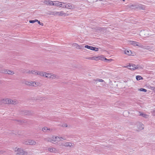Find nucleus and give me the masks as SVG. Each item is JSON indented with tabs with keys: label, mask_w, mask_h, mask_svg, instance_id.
I'll list each match as a JSON object with an SVG mask.
<instances>
[{
	"label": "nucleus",
	"mask_w": 155,
	"mask_h": 155,
	"mask_svg": "<svg viewBox=\"0 0 155 155\" xmlns=\"http://www.w3.org/2000/svg\"><path fill=\"white\" fill-rule=\"evenodd\" d=\"M14 150L17 155H27L28 154L27 151H24L21 148L16 147Z\"/></svg>",
	"instance_id": "f257e3e1"
},
{
	"label": "nucleus",
	"mask_w": 155,
	"mask_h": 155,
	"mask_svg": "<svg viewBox=\"0 0 155 155\" xmlns=\"http://www.w3.org/2000/svg\"><path fill=\"white\" fill-rule=\"evenodd\" d=\"M45 77L51 79H58L59 78V76L58 75L54 74L52 73H46Z\"/></svg>",
	"instance_id": "f03ea898"
},
{
	"label": "nucleus",
	"mask_w": 155,
	"mask_h": 155,
	"mask_svg": "<svg viewBox=\"0 0 155 155\" xmlns=\"http://www.w3.org/2000/svg\"><path fill=\"white\" fill-rule=\"evenodd\" d=\"M118 86L119 87L122 88H124L127 86L128 87L130 86V84L129 82L122 81L119 82L118 84Z\"/></svg>",
	"instance_id": "7ed1b4c3"
},
{
	"label": "nucleus",
	"mask_w": 155,
	"mask_h": 155,
	"mask_svg": "<svg viewBox=\"0 0 155 155\" xmlns=\"http://www.w3.org/2000/svg\"><path fill=\"white\" fill-rule=\"evenodd\" d=\"M23 83L26 85L29 86H32L33 87H36L38 85V83L35 81L29 82L28 81H25L23 82Z\"/></svg>",
	"instance_id": "20e7f679"
},
{
	"label": "nucleus",
	"mask_w": 155,
	"mask_h": 155,
	"mask_svg": "<svg viewBox=\"0 0 155 155\" xmlns=\"http://www.w3.org/2000/svg\"><path fill=\"white\" fill-rule=\"evenodd\" d=\"M23 143L26 145H34L36 144V142L31 140H24Z\"/></svg>",
	"instance_id": "39448f33"
},
{
	"label": "nucleus",
	"mask_w": 155,
	"mask_h": 155,
	"mask_svg": "<svg viewBox=\"0 0 155 155\" xmlns=\"http://www.w3.org/2000/svg\"><path fill=\"white\" fill-rule=\"evenodd\" d=\"M137 126L136 130L139 131L143 129L144 127V125L140 122H137L136 124Z\"/></svg>",
	"instance_id": "423d86ee"
},
{
	"label": "nucleus",
	"mask_w": 155,
	"mask_h": 155,
	"mask_svg": "<svg viewBox=\"0 0 155 155\" xmlns=\"http://www.w3.org/2000/svg\"><path fill=\"white\" fill-rule=\"evenodd\" d=\"M61 145L65 147H69L70 148H73L74 147V144L72 143L65 142L61 144Z\"/></svg>",
	"instance_id": "0eeeda50"
},
{
	"label": "nucleus",
	"mask_w": 155,
	"mask_h": 155,
	"mask_svg": "<svg viewBox=\"0 0 155 155\" xmlns=\"http://www.w3.org/2000/svg\"><path fill=\"white\" fill-rule=\"evenodd\" d=\"M52 14L54 15H58L59 16H67L68 15L64 13V12L61 11L60 12H52Z\"/></svg>",
	"instance_id": "6e6552de"
},
{
	"label": "nucleus",
	"mask_w": 155,
	"mask_h": 155,
	"mask_svg": "<svg viewBox=\"0 0 155 155\" xmlns=\"http://www.w3.org/2000/svg\"><path fill=\"white\" fill-rule=\"evenodd\" d=\"M125 67H127L129 69L131 70H134L136 69H137V68H138L136 67V65L133 64H130L129 65Z\"/></svg>",
	"instance_id": "1a4fd4ad"
},
{
	"label": "nucleus",
	"mask_w": 155,
	"mask_h": 155,
	"mask_svg": "<svg viewBox=\"0 0 155 155\" xmlns=\"http://www.w3.org/2000/svg\"><path fill=\"white\" fill-rule=\"evenodd\" d=\"M128 7L131 9L135 10L138 9V5L137 4H130L128 6Z\"/></svg>",
	"instance_id": "9d476101"
},
{
	"label": "nucleus",
	"mask_w": 155,
	"mask_h": 155,
	"mask_svg": "<svg viewBox=\"0 0 155 155\" xmlns=\"http://www.w3.org/2000/svg\"><path fill=\"white\" fill-rule=\"evenodd\" d=\"M64 8L68 9H73L74 8V6L70 3L65 4V5H64Z\"/></svg>",
	"instance_id": "9b49d317"
},
{
	"label": "nucleus",
	"mask_w": 155,
	"mask_h": 155,
	"mask_svg": "<svg viewBox=\"0 0 155 155\" xmlns=\"http://www.w3.org/2000/svg\"><path fill=\"white\" fill-rule=\"evenodd\" d=\"M48 151L51 153H55L58 151V150L55 148L53 147H50L48 148Z\"/></svg>",
	"instance_id": "f8f14e48"
},
{
	"label": "nucleus",
	"mask_w": 155,
	"mask_h": 155,
	"mask_svg": "<svg viewBox=\"0 0 155 155\" xmlns=\"http://www.w3.org/2000/svg\"><path fill=\"white\" fill-rule=\"evenodd\" d=\"M42 131L45 133L51 132L52 131V129L50 128H48L46 127H43L42 129Z\"/></svg>",
	"instance_id": "ddd939ff"
},
{
	"label": "nucleus",
	"mask_w": 155,
	"mask_h": 155,
	"mask_svg": "<svg viewBox=\"0 0 155 155\" xmlns=\"http://www.w3.org/2000/svg\"><path fill=\"white\" fill-rule=\"evenodd\" d=\"M93 81L96 82V84H97V82H99L101 83H104L105 84L106 83L105 81L102 79H100L99 78H97L95 79H94Z\"/></svg>",
	"instance_id": "4468645a"
},
{
	"label": "nucleus",
	"mask_w": 155,
	"mask_h": 155,
	"mask_svg": "<svg viewBox=\"0 0 155 155\" xmlns=\"http://www.w3.org/2000/svg\"><path fill=\"white\" fill-rule=\"evenodd\" d=\"M8 98H7L1 99L0 100V101L1 102V105L3 104H8Z\"/></svg>",
	"instance_id": "2eb2a0df"
},
{
	"label": "nucleus",
	"mask_w": 155,
	"mask_h": 155,
	"mask_svg": "<svg viewBox=\"0 0 155 155\" xmlns=\"http://www.w3.org/2000/svg\"><path fill=\"white\" fill-rule=\"evenodd\" d=\"M139 114H140L139 115L140 116H141L145 118H148L149 117V115L145 113L142 112H140Z\"/></svg>",
	"instance_id": "dca6fc26"
},
{
	"label": "nucleus",
	"mask_w": 155,
	"mask_h": 155,
	"mask_svg": "<svg viewBox=\"0 0 155 155\" xmlns=\"http://www.w3.org/2000/svg\"><path fill=\"white\" fill-rule=\"evenodd\" d=\"M59 137H58L57 136H53L52 137V142H54L57 143L58 141H59L58 140V139H59Z\"/></svg>",
	"instance_id": "f3484780"
},
{
	"label": "nucleus",
	"mask_w": 155,
	"mask_h": 155,
	"mask_svg": "<svg viewBox=\"0 0 155 155\" xmlns=\"http://www.w3.org/2000/svg\"><path fill=\"white\" fill-rule=\"evenodd\" d=\"M72 46L75 47L77 49H81L82 48H83V46H80L76 43H73L72 44Z\"/></svg>",
	"instance_id": "a211bd4d"
},
{
	"label": "nucleus",
	"mask_w": 155,
	"mask_h": 155,
	"mask_svg": "<svg viewBox=\"0 0 155 155\" xmlns=\"http://www.w3.org/2000/svg\"><path fill=\"white\" fill-rule=\"evenodd\" d=\"M43 3L46 5H51V1L50 0H45L43 2Z\"/></svg>",
	"instance_id": "6ab92c4d"
},
{
	"label": "nucleus",
	"mask_w": 155,
	"mask_h": 155,
	"mask_svg": "<svg viewBox=\"0 0 155 155\" xmlns=\"http://www.w3.org/2000/svg\"><path fill=\"white\" fill-rule=\"evenodd\" d=\"M46 73V72H43V71L41 72L40 71H38V75H39L41 76L45 77Z\"/></svg>",
	"instance_id": "aec40b11"
},
{
	"label": "nucleus",
	"mask_w": 155,
	"mask_h": 155,
	"mask_svg": "<svg viewBox=\"0 0 155 155\" xmlns=\"http://www.w3.org/2000/svg\"><path fill=\"white\" fill-rule=\"evenodd\" d=\"M130 42H131V45H133L134 46H137L139 47L140 46V45L139 43L138 42L134 41H130Z\"/></svg>",
	"instance_id": "412c9836"
},
{
	"label": "nucleus",
	"mask_w": 155,
	"mask_h": 155,
	"mask_svg": "<svg viewBox=\"0 0 155 155\" xmlns=\"http://www.w3.org/2000/svg\"><path fill=\"white\" fill-rule=\"evenodd\" d=\"M7 74L10 75H12L14 74V72L13 71L7 69L6 74Z\"/></svg>",
	"instance_id": "4be33fe9"
},
{
	"label": "nucleus",
	"mask_w": 155,
	"mask_h": 155,
	"mask_svg": "<svg viewBox=\"0 0 155 155\" xmlns=\"http://www.w3.org/2000/svg\"><path fill=\"white\" fill-rule=\"evenodd\" d=\"M45 140H46L47 141L52 143V140L51 137H47L45 139Z\"/></svg>",
	"instance_id": "5701e85b"
},
{
	"label": "nucleus",
	"mask_w": 155,
	"mask_h": 155,
	"mask_svg": "<svg viewBox=\"0 0 155 155\" xmlns=\"http://www.w3.org/2000/svg\"><path fill=\"white\" fill-rule=\"evenodd\" d=\"M94 57V60L96 61H98L100 60L101 59V58H102V57L101 56H93Z\"/></svg>",
	"instance_id": "b1692460"
},
{
	"label": "nucleus",
	"mask_w": 155,
	"mask_h": 155,
	"mask_svg": "<svg viewBox=\"0 0 155 155\" xmlns=\"http://www.w3.org/2000/svg\"><path fill=\"white\" fill-rule=\"evenodd\" d=\"M123 114L124 116L125 117H127L129 115V112L127 110H125L124 111Z\"/></svg>",
	"instance_id": "393cba45"
},
{
	"label": "nucleus",
	"mask_w": 155,
	"mask_h": 155,
	"mask_svg": "<svg viewBox=\"0 0 155 155\" xmlns=\"http://www.w3.org/2000/svg\"><path fill=\"white\" fill-rule=\"evenodd\" d=\"M124 53L128 55H131L132 53L131 52V51H128V50H125L124 51Z\"/></svg>",
	"instance_id": "a878e982"
},
{
	"label": "nucleus",
	"mask_w": 155,
	"mask_h": 155,
	"mask_svg": "<svg viewBox=\"0 0 155 155\" xmlns=\"http://www.w3.org/2000/svg\"><path fill=\"white\" fill-rule=\"evenodd\" d=\"M38 71L37 70H32L31 71V74L36 75H38Z\"/></svg>",
	"instance_id": "bb28decb"
},
{
	"label": "nucleus",
	"mask_w": 155,
	"mask_h": 155,
	"mask_svg": "<svg viewBox=\"0 0 155 155\" xmlns=\"http://www.w3.org/2000/svg\"><path fill=\"white\" fill-rule=\"evenodd\" d=\"M138 9H141V10H145V7L144 6H142V5L139 6L138 5Z\"/></svg>",
	"instance_id": "cd10ccee"
},
{
	"label": "nucleus",
	"mask_w": 155,
	"mask_h": 155,
	"mask_svg": "<svg viewBox=\"0 0 155 155\" xmlns=\"http://www.w3.org/2000/svg\"><path fill=\"white\" fill-rule=\"evenodd\" d=\"M18 104V101L15 100H12V104Z\"/></svg>",
	"instance_id": "c85d7f7f"
},
{
	"label": "nucleus",
	"mask_w": 155,
	"mask_h": 155,
	"mask_svg": "<svg viewBox=\"0 0 155 155\" xmlns=\"http://www.w3.org/2000/svg\"><path fill=\"white\" fill-rule=\"evenodd\" d=\"M7 70L5 69L1 70L0 72L2 74H6Z\"/></svg>",
	"instance_id": "c756f323"
},
{
	"label": "nucleus",
	"mask_w": 155,
	"mask_h": 155,
	"mask_svg": "<svg viewBox=\"0 0 155 155\" xmlns=\"http://www.w3.org/2000/svg\"><path fill=\"white\" fill-rule=\"evenodd\" d=\"M12 133L13 134H15V135H16L18 134V135H21V132L19 131L15 132L14 131H13L12 132Z\"/></svg>",
	"instance_id": "7c9ffc66"
},
{
	"label": "nucleus",
	"mask_w": 155,
	"mask_h": 155,
	"mask_svg": "<svg viewBox=\"0 0 155 155\" xmlns=\"http://www.w3.org/2000/svg\"><path fill=\"white\" fill-rule=\"evenodd\" d=\"M65 3L63 2H60V4H59V6L60 7H62L63 8H64V5H65Z\"/></svg>",
	"instance_id": "2f4dec72"
},
{
	"label": "nucleus",
	"mask_w": 155,
	"mask_h": 155,
	"mask_svg": "<svg viewBox=\"0 0 155 155\" xmlns=\"http://www.w3.org/2000/svg\"><path fill=\"white\" fill-rule=\"evenodd\" d=\"M30 113V112L26 110H24V113H23L24 115H28Z\"/></svg>",
	"instance_id": "473e14b6"
},
{
	"label": "nucleus",
	"mask_w": 155,
	"mask_h": 155,
	"mask_svg": "<svg viewBox=\"0 0 155 155\" xmlns=\"http://www.w3.org/2000/svg\"><path fill=\"white\" fill-rule=\"evenodd\" d=\"M84 47H85V48H87V49H90L91 50H92L93 47L91 46H89L88 45H86Z\"/></svg>",
	"instance_id": "72a5a7b5"
},
{
	"label": "nucleus",
	"mask_w": 155,
	"mask_h": 155,
	"mask_svg": "<svg viewBox=\"0 0 155 155\" xmlns=\"http://www.w3.org/2000/svg\"><path fill=\"white\" fill-rule=\"evenodd\" d=\"M136 79L137 80H140L143 79V78L141 76H137L136 77Z\"/></svg>",
	"instance_id": "f704fd0d"
},
{
	"label": "nucleus",
	"mask_w": 155,
	"mask_h": 155,
	"mask_svg": "<svg viewBox=\"0 0 155 155\" xmlns=\"http://www.w3.org/2000/svg\"><path fill=\"white\" fill-rule=\"evenodd\" d=\"M97 0H87V1L91 3L96 2Z\"/></svg>",
	"instance_id": "c9c22d12"
},
{
	"label": "nucleus",
	"mask_w": 155,
	"mask_h": 155,
	"mask_svg": "<svg viewBox=\"0 0 155 155\" xmlns=\"http://www.w3.org/2000/svg\"><path fill=\"white\" fill-rule=\"evenodd\" d=\"M55 6H59V4H60V2L58 1H55Z\"/></svg>",
	"instance_id": "e433bc0d"
},
{
	"label": "nucleus",
	"mask_w": 155,
	"mask_h": 155,
	"mask_svg": "<svg viewBox=\"0 0 155 155\" xmlns=\"http://www.w3.org/2000/svg\"><path fill=\"white\" fill-rule=\"evenodd\" d=\"M92 50L97 51H98V48L96 47H92Z\"/></svg>",
	"instance_id": "4c0bfd02"
},
{
	"label": "nucleus",
	"mask_w": 155,
	"mask_h": 155,
	"mask_svg": "<svg viewBox=\"0 0 155 155\" xmlns=\"http://www.w3.org/2000/svg\"><path fill=\"white\" fill-rule=\"evenodd\" d=\"M138 90H139V91H144L145 92H146L147 91V90H146V89H144V88H143L140 89Z\"/></svg>",
	"instance_id": "58836bf2"
},
{
	"label": "nucleus",
	"mask_w": 155,
	"mask_h": 155,
	"mask_svg": "<svg viewBox=\"0 0 155 155\" xmlns=\"http://www.w3.org/2000/svg\"><path fill=\"white\" fill-rule=\"evenodd\" d=\"M40 97H33V100L35 101H37L40 99Z\"/></svg>",
	"instance_id": "ea45409f"
},
{
	"label": "nucleus",
	"mask_w": 155,
	"mask_h": 155,
	"mask_svg": "<svg viewBox=\"0 0 155 155\" xmlns=\"http://www.w3.org/2000/svg\"><path fill=\"white\" fill-rule=\"evenodd\" d=\"M12 99H10V98H8V104H11L12 103Z\"/></svg>",
	"instance_id": "a19ab883"
},
{
	"label": "nucleus",
	"mask_w": 155,
	"mask_h": 155,
	"mask_svg": "<svg viewBox=\"0 0 155 155\" xmlns=\"http://www.w3.org/2000/svg\"><path fill=\"white\" fill-rule=\"evenodd\" d=\"M136 67H138L137 68V69H143V66H140L139 65H136Z\"/></svg>",
	"instance_id": "79ce46f5"
},
{
	"label": "nucleus",
	"mask_w": 155,
	"mask_h": 155,
	"mask_svg": "<svg viewBox=\"0 0 155 155\" xmlns=\"http://www.w3.org/2000/svg\"><path fill=\"white\" fill-rule=\"evenodd\" d=\"M93 56L92 57H88L86 58V59L88 60H94Z\"/></svg>",
	"instance_id": "37998d69"
},
{
	"label": "nucleus",
	"mask_w": 155,
	"mask_h": 155,
	"mask_svg": "<svg viewBox=\"0 0 155 155\" xmlns=\"http://www.w3.org/2000/svg\"><path fill=\"white\" fill-rule=\"evenodd\" d=\"M24 110H20L19 111V112L20 114H23V113H24Z\"/></svg>",
	"instance_id": "c03bdc74"
},
{
	"label": "nucleus",
	"mask_w": 155,
	"mask_h": 155,
	"mask_svg": "<svg viewBox=\"0 0 155 155\" xmlns=\"http://www.w3.org/2000/svg\"><path fill=\"white\" fill-rule=\"evenodd\" d=\"M68 126L67 124H63L62 125V127H67Z\"/></svg>",
	"instance_id": "a18cd8bd"
},
{
	"label": "nucleus",
	"mask_w": 155,
	"mask_h": 155,
	"mask_svg": "<svg viewBox=\"0 0 155 155\" xmlns=\"http://www.w3.org/2000/svg\"><path fill=\"white\" fill-rule=\"evenodd\" d=\"M55 1L53 2V1H51V5H53V6H55Z\"/></svg>",
	"instance_id": "49530a36"
},
{
	"label": "nucleus",
	"mask_w": 155,
	"mask_h": 155,
	"mask_svg": "<svg viewBox=\"0 0 155 155\" xmlns=\"http://www.w3.org/2000/svg\"><path fill=\"white\" fill-rule=\"evenodd\" d=\"M152 114L153 116H155V108L153 110L152 112Z\"/></svg>",
	"instance_id": "de8ad7c7"
},
{
	"label": "nucleus",
	"mask_w": 155,
	"mask_h": 155,
	"mask_svg": "<svg viewBox=\"0 0 155 155\" xmlns=\"http://www.w3.org/2000/svg\"><path fill=\"white\" fill-rule=\"evenodd\" d=\"M38 23L40 25H41L42 26H43V24L42 23H41L40 21H38Z\"/></svg>",
	"instance_id": "09e8293b"
},
{
	"label": "nucleus",
	"mask_w": 155,
	"mask_h": 155,
	"mask_svg": "<svg viewBox=\"0 0 155 155\" xmlns=\"http://www.w3.org/2000/svg\"><path fill=\"white\" fill-rule=\"evenodd\" d=\"M29 22L30 23H33L35 22V20H31L29 21Z\"/></svg>",
	"instance_id": "8fccbe9b"
},
{
	"label": "nucleus",
	"mask_w": 155,
	"mask_h": 155,
	"mask_svg": "<svg viewBox=\"0 0 155 155\" xmlns=\"http://www.w3.org/2000/svg\"><path fill=\"white\" fill-rule=\"evenodd\" d=\"M104 29L103 28H100L98 29V30L100 31H103V30H104Z\"/></svg>",
	"instance_id": "3c124183"
},
{
	"label": "nucleus",
	"mask_w": 155,
	"mask_h": 155,
	"mask_svg": "<svg viewBox=\"0 0 155 155\" xmlns=\"http://www.w3.org/2000/svg\"><path fill=\"white\" fill-rule=\"evenodd\" d=\"M103 58H104L105 60H108V61H112L113 60L112 59H107L106 58H104V57H103Z\"/></svg>",
	"instance_id": "603ef678"
},
{
	"label": "nucleus",
	"mask_w": 155,
	"mask_h": 155,
	"mask_svg": "<svg viewBox=\"0 0 155 155\" xmlns=\"http://www.w3.org/2000/svg\"><path fill=\"white\" fill-rule=\"evenodd\" d=\"M31 71H28L27 72V73H28V74H31Z\"/></svg>",
	"instance_id": "864d4df0"
},
{
	"label": "nucleus",
	"mask_w": 155,
	"mask_h": 155,
	"mask_svg": "<svg viewBox=\"0 0 155 155\" xmlns=\"http://www.w3.org/2000/svg\"><path fill=\"white\" fill-rule=\"evenodd\" d=\"M59 138H60V140H62V139H63V140H65L64 139H63L62 137H59Z\"/></svg>",
	"instance_id": "5fc2aeb1"
},
{
	"label": "nucleus",
	"mask_w": 155,
	"mask_h": 155,
	"mask_svg": "<svg viewBox=\"0 0 155 155\" xmlns=\"http://www.w3.org/2000/svg\"><path fill=\"white\" fill-rule=\"evenodd\" d=\"M35 22H38V20L37 19H35Z\"/></svg>",
	"instance_id": "6e6d98bb"
},
{
	"label": "nucleus",
	"mask_w": 155,
	"mask_h": 155,
	"mask_svg": "<svg viewBox=\"0 0 155 155\" xmlns=\"http://www.w3.org/2000/svg\"><path fill=\"white\" fill-rule=\"evenodd\" d=\"M2 65L0 64V68H2Z\"/></svg>",
	"instance_id": "4d7b16f0"
},
{
	"label": "nucleus",
	"mask_w": 155,
	"mask_h": 155,
	"mask_svg": "<svg viewBox=\"0 0 155 155\" xmlns=\"http://www.w3.org/2000/svg\"><path fill=\"white\" fill-rule=\"evenodd\" d=\"M2 84V81L1 80H0V84Z\"/></svg>",
	"instance_id": "13d9d810"
},
{
	"label": "nucleus",
	"mask_w": 155,
	"mask_h": 155,
	"mask_svg": "<svg viewBox=\"0 0 155 155\" xmlns=\"http://www.w3.org/2000/svg\"><path fill=\"white\" fill-rule=\"evenodd\" d=\"M123 1H125V0H123Z\"/></svg>",
	"instance_id": "bf43d9fd"
}]
</instances>
